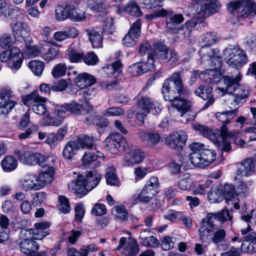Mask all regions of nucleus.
<instances>
[{
    "mask_svg": "<svg viewBox=\"0 0 256 256\" xmlns=\"http://www.w3.org/2000/svg\"><path fill=\"white\" fill-rule=\"evenodd\" d=\"M32 111L37 114L43 116L47 112L46 102H38L32 106Z\"/></svg>",
    "mask_w": 256,
    "mask_h": 256,
    "instance_id": "61",
    "label": "nucleus"
},
{
    "mask_svg": "<svg viewBox=\"0 0 256 256\" xmlns=\"http://www.w3.org/2000/svg\"><path fill=\"white\" fill-rule=\"evenodd\" d=\"M14 154L22 164L28 166L34 164L36 152L24 150V148H22L15 149Z\"/></svg>",
    "mask_w": 256,
    "mask_h": 256,
    "instance_id": "20",
    "label": "nucleus"
},
{
    "mask_svg": "<svg viewBox=\"0 0 256 256\" xmlns=\"http://www.w3.org/2000/svg\"><path fill=\"white\" fill-rule=\"evenodd\" d=\"M54 172V168L52 166L48 168V171L46 170L39 173L38 176V182L40 183L41 188L52 182Z\"/></svg>",
    "mask_w": 256,
    "mask_h": 256,
    "instance_id": "32",
    "label": "nucleus"
},
{
    "mask_svg": "<svg viewBox=\"0 0 256 256\" xmlns=\"http://www.w3.org/2000/svg\"><path fill=\"white\" fill-rule=\"evenodd\" d=\"M126 12L131 16L138 17L142 14V12L135 1L130 0L129 2L124 8Z\"/></svg>",
    "mask_w": 256,
    "mask_h": 256,
    "instance_id": "44",
    "label": "nucleus"
},
{
    "mask_svg": "<svg viewBox=\"0 0 256 256\" xmlns=\"http://www.w3.org/2000/svg\"><path fill=\"white\" fill-rule=\"evenodd\" d=\"M184 90L180 72H174L164 82L162 94L166 100L171 102L168 112L172 118L183 116L190 110V102L179 98Z\"/></svg>",
    "mask_w": 256,
    "mask_h": 256,
    "instance_id": "1",
    "label": "nucleus"
},
{
    "mask_svg": "<svg viewBox=\"0 0 256 256\" xmlns=\"http://www.w3.org/2000/svg\"><path fill=\"white\" fill-rule=\"evenodd\" d=\"M23 104L28 106H32V104L38 102H46V99L40 96L38 93L34 91L30 94L23 96L22 97Z\"/></svg>",
    "mask_w": 256,
    "mask_h": 256,
    "instance_id": "34",
    "label": "nucleus"
},
{
    "mask_svg": "<svg viewBox=\"0 0 256 256\" xmlns=\"http://www.w3.org/2000/svg\"><path fill=\"white\" fill-rule=\"evenodd\" d=\"M211 69H206L200 74V78L208 83L216 84L220 82L222 74L220 72V66L216 65H210Z\"/></svg>",
    "mask_w": 256,
    "mask_h": 256,
    "instance_id": "15",
    "label": "nucleus"
},
{
    "mask_svg": "<svg viewBox=\"0 0 256 256\" xmlns=\"http://www.w3.org/2000/svg\"><path fill=\"white\" fill-rule=\"evenodd\" d=\"M12 32L16 40L22 41L28 36L30 30L26 23L18 21L13 26Z\"/></svg>",
    "mask_w": 256,
    "mask_h": 256,
    "instance_id": "24",
    "label": "nucleus"
},
{
    "mask_svg": "<svg viewBox=\"0 0 256 256\" xmlns=\"http://www.w3.org/2000/svg\"><path fill=\"white\" fill-rule=\"evenodd\" d=\"M79 144L75 141H70L68 142L65 146L62 155L64 158L71 160L76 154V151L78 148Z\"/></svg>",
    "mask_w": 256,
    "mask_h": 256,
    "instance_id": "36",
    "label": "nucleus"
},
{
    "mask_svg": "<svg viewBox=\"0 0 256 256\" xmlns=\"http://www.w3.org/2000/svg\"><path fill=\"white\" fill-rule=\"evenodd\" d=\"M241 248L244 252H256V232L252 231L249 233L242 242Z\"/></svg>",
    "mask_w": 256,
    "mask_h": 256,
    "instance_id": "31",
    "label": "nucleus"
},
{
    "mask_svg": "<svg viewBox=\"0 0 256 256\" xmlns=\"http://www.w3.org/2000/svg\"><path fill=\"white\" fill-rule=\"evenodd\" d=\"M158 192L154 190L152 188H148L144 186L140 193L138 195L137 200H135V202H138V200H139L142 202H148L155 196Z\"/></svg>",
    "mask_w": 256,
    "mask_h": 256,
    "instance_id": "37",
    "label": "nucleus"
},
{
    "mask_svg": "<svg viewBox=\"0 0 256 256\" xmlns=\"http://www.w3.org/2000/svg\"><path fill=\"white\" fill-rule=\"evenodd\" d=\"M60 142L54 133H50L46 136V143L48 144L52 148H54Z\"/></svg>",
    "mask_w": 256,
    "mask_h": 256,
    "instance_id": "64",
    "label": "nucleus"
},
{
    "mask_svg": "<svg viewBox=\"0 0 256 256\" xmlns=\"http://www.w3.org/2000/svg\"><path fill=\"white\" fill-rule=\"evenodd\" d=\"M98 60V56L94 52H89L85 56H84L83 60L88 66H94L96 64Z\"/></svg>",
    "mask_w": 256,
    "mask_h": 256,
    "instance_id": "62",
    "label": "nucleus"
},
{
    "mask_svg": "<svg viewBox=\"0 0 256 256\" xmlns=\"http://www.w3.org/2000/svg\"><path fill=\"white\" fill-rule=\"evenodd\" d=\"M12 91L10 90H3L0 93V114H6L14 107L16 102L10 100Z\"/></svg>",
    "mask_w": 256,
    "mask_h": 256,
    "instance_id": "16",
    "label": "nucleus"
},
{
    "mask_svg": "<svg viewBox=\"0 0 256 256\" xmlns=\"http://www.w3.org/2000/svg\"><path fill=\"white\" fill-rule=\"evenodd\" d=\"M192 152L190 160L195 166L202 168L209 166L216 158V153L209 150L203 144L194 142L190 146Z\"/></svg>",
    "mask_w": 256,
    "mask_h": 256,
    "instance_id": "3",
    "label": "nucleus"
},
{
    "mask_svg": "<svg viewBox=\"0 0 256 256\" xmlns=\"http://www.w3.org/2000/svg\"><path fill=\"white\" fill-rule=\"evenodd\" d=\"M232 218L228 210H223L216 213H208L200 224L198 228L200 239L202 242H206L212 234L218 228V222H221L222 224L228 220H230Z\"/></svg>",
    "mask_w": 256,
    "mask_h": 256,
    "instance_id": "2",
    "label": "nucleus"
},
{
    "mask_svg": "<svg viewBox=\"0 0 256 256\" xmlns=\"http://www.w3.org/2000/svg\"><path fill=\"white\" fill-rule=\"evenodd\" d=\"M152 104V102L148 97H142L138 100L134 112L138 121L144 122V118L150 112Z\"/></svg>",
    "mask_w": 256,
    "mask_h": 256,
    "instance_id": "13",
    "label": "nucleus"
},
{
    "mask_svg": "<svg viewBox=\"0 0 256 256\" xmlns=\"http://www.w3.org/2000/svg\"><path fill=\"white\" fill-rule=\"evenodd\" d=\"M68 114H70L78 116L82 114V106L75 101H72L68 104H66Z\"/></svg>",
    "mask_w": 256,
    "mask_h": 256,
    "instance_id": "56",
    "label": "nucleus"
},
{
    "mask_svg": "<svg viewBox=\"0 0 256 256\" xmlns=\"http://www.w3.org/2000/svg\"><path fill=\"white\" fill-rule=\"evenodd\" d=\"M58 51L54 47L48 44H44L40 47V56L45 60L51 61L58 56Z\"/></svg>",
    "mask_w": 256,
    "mask_h": 256,
    "instance_id": "29",
    "label": "nucleus"
},
{
    "mask_svg": "<svg viewBox=\"0 0 256 256\" xmlns=\"http://www.w3.org/2000/svg\"><path fill=\"white\" fill-rule=\"evenodd\" d=\"M170 18L167 19L166 26L168 29L173 30L176 28L177 24H178L184 20V18L182 14H170Z\"/></svg>",
    "mask_w": 256,
    "mask_h": 256,
    "instance_id": "42",
    "label": "nucleus"
},
{
    "mask_svg": "<svg viewBox=\"0 0 256 256\" xmlns=\"http://www.w3.org/2000/svg\"><path fill=\"white\" fill-rule=\"evenodd\" d=\"M74 82L78 86L82 89L94 84L96 80L93 76L84 72L76 76Z\"/></svg>",
    "mask_w": 256,
    "mask_h": 256,
    "instance_id": "27",
    "label": "nucleus"
},
{
    "mask_svg": "<svg viewBox=\"0 0 256 256\" xmlns=\"http://www.w3.org/2000/svg\"><path fill=\"white\" fill-rule=\"evenodd\" d=\"M199 52L202 62L208 66L216 65V66H221L222 58L216 49L212 48L208 46H202Z\"/></svg>",
    "mask_w": 256,
    "mask_h": 256,
    "instance_id": "8",
    "label": "nucleus"
},
{
    "mask_svg": "<svg viewBox=\"0 0 256 256\" xmlns=\"http://www.w3.org/2000/svg\"><path fill=\"white\" fill-rule=\"evenodd\" d=\"M73 1L69 2L68 18L74 22H81L84 21L86 18V12L76 8Z\"/></svg>",
    "mask_w": 256,
    "mask_h": 256,
    "instance_id": "25",
    "label": "nucleus"
},
{
    "mask_svg": "<svg viewBox=\"0 0 256 256\" xmlns=\"http://www.w3.org/2000/svg\"><path fill=\"white\" fill-rule=\"evenodd\" d=\"M212 241L220 250H226L228 248V244H224L226 242V232L224 228L218 229L214 233Z\"/></svg>",
    "mask_w": 256,
    "mask_h": 256,
    "instance_id": "26",
    "label": "nucleus"
},
{
    "mask_svg": "<svg viewBox=\"0 0 256 256\" xmlns=\"http://www.w3.org/2000/svg\"><path fill=\"white\" fill-rule=\"evenodd\" d=\"M212 88L208 86H200L194 91V94L202 98L203 100H207L204 108H207L214 102V99L212 94Z\"/></svg>",
    "mask_w": 256,
    "mask_h": 256,
    "instance_id": "22",
    "label": "nucleus"
},
{
    "mask_svg": "<svg viewBox=\"0 0 256 256\" xmlns=\"http://www.w3.org/2000/svg\"><path fill=\"white\" fill-rule=\"evenodd\" d=\"M205 26L206 23L202 19H197L194 23L190 21H187L180 28L177 30L176 32L179 34L183 36H182V38H184L190 35L192 26L196 29H199Z\"/></svg>",
    "mask_w": 256,
    "mask_h": 256,
    "instance_id": "19",
    "label": "nucleus"
},
{
    "mask_svg": "<svg viewBox=\"0 0 256 256\" xmlns=\"http://www.w3.org/2000/svg\"><path fill=\"white\" fill-rule=\"evenodd\" d=\"M138 246L134 240L129 241L124 248L123 253L126 256H134L138 252Z\"/></svg>",
    "mask_w": 256,
    "mask_h": 256,
    "instance_id": "48",
    "label": "nucleus"
},
{
    "mask_svg": "<svg viewBox=\"0 0 256 256\" xmlns=\"http://www.w3.org/2000/svg\"><path fill=\"white\" fill-rule=\"evenodd\" d=\"M28 66L34 74L40 76L43 72L44 64L42 62L34 60L30 62Z\"/></svg>",
    "mask_w": 256,
    "mask_h": 256,
    "instance_id": "49",
    "label": "nucleus"
},
{
    "mask_svg": "<svg viewBox=\"0 0 256 256\" xmlns=\"http://www.w3.org/2000/svg\"><path fill=\"white\" fill-rule=\"evenodd\" d=\"M105 177L108 184L116 186L118 184V180L116 174V170L113 167L108 168Z\"/></svg>",
    "mask_w": 256,
    "mask_h": 256,
    "instance_id": "51",
    "label": "nucleus"
},
{
    "mask_svg": "<svg viewBox=\"0 0 256 256\" xmlns=\"http://www.w3.org/2000/svg\"><path fill=\"white\" fill-rule=\"evenodd\" d=\"M90 174V177L89 178L94 179L92 183L90 181H88V183H85L83 178H81L82 177L78 176L80 179L72 180L68 184L69 189L73 191L80 198L84 196L88 191L92 190L100 182V177L98 175L92 176L91 173Z\"/></svg>",
    "mask_w": 256,
    "mask_h": 256,
    "instance_id": "5",
    "label": "nucleus"
},
{
    "mask_svg": "<svg viewBox=\"0 0 256 256\" xmlns=\"http://www.w3.org/2000/svg\"><path fill=\"white\" fill-rule=\"evenodd\" d=\"M71 67L67 66L65 63H59L56 64L53 68L52 74L54 78H58L64 76L66 70H70Z\"/></svg>",
    "mask_w": 256,
    "mask_h": 256,
    "instance_id": "45",
    "label": "nucleus"
},
{
    "mask_svg": "<svg viewBox=\"0 0 256 256\" xmlns=\"http://www.w3.org/2000/svg\"><path fill=\"white\" fill-rule=\"evenodd\" d=\"M254 162L253 158H250L244 160L238 167V170L235 174L234 180H239L240 178L250 176L254 170Z\"/></svg>",
    "mask_w": 256,
    "mask_h": 256,
    "instance_id": "17",
    "label": "nucleus"
},
{
    "mask_svg": "<svg viewBox=\"0 0 256 256\" xmlns=\"http://www.w3.org/2000/svg\"><path fill=\"white\" fill-rule=\"evenodd\" d=\"M96 154L91 150L86 152L81 160L82 164L85 166L90 165L96 161L98 158L104 157L102 153L98 150H96Z\"/></svg>",
    "mask_w": 256,
    "mask_h": 256,
    "instance_id": "41",
    "label": "nucleus"
},
{
    "mask_svg": "<svg viewBox=\"0 0 256 256\" xmlns=\"http://www.w3.org/2000/svg\"><path fill=\"white\" fill-rule=\"evenodd\" d=\"M38 129V125L32 124L26 131L20 134L18 136V138L22 140L30 138L32 134L37 132Z\"/></svg>",
    "mask_w": 256,
    "mask_h": 256,
    "instance_id": "58",
    "label": "nucleus"
},
{
    "mask_svg": "<svg viewBox=\"0 0 256 256\" xmlns=\"http://www.w3.org/2000/svg\"><path fill=\"white\" fill-rule=\"evenodd\" d=\"M238 110L236 108L232 110L217 112L215 116L217 120L222 123L220 128V134L223 138L232 135V132L228 131L226 124L230 123L231 121L238 115Z\"/></svg>",
    "mask_w": 256,
    "mask_h": 256,
    "instance_id": "9",
    "label": "nucleus"
},
{
    "mask_svg": "<svg viewBox=\"0 0 256 256\" xmlns=\"http://www.w3.org/2000/svg\"><path fill=\"white\" fill-rule=\"evenodd\" d=\"M242 74L238 72L234 76H223V80L224 86L222 88H218L216 90L218 93H222V96L226 94H232L239 86L240 82L242 80Z\"/></svg>",
    "mask_w": 256,
    "mask_h": 256,
    "instance_id": "11",
    "label": "nucleus"
},
{
    "mask_svg": "<svg viewBox=\"0 0 256 256\" xmlns=\"http://www.w3.org/2000/svg\"><path fill=\"white\" fill-rule=\"evenodd\" d=\"M223 56L226 62L230 66L239 68L248 62L246 52L240 47L230 46L223 51Z\"/></svg>",
    "mask_w": 256,
    "mask_h": 256,
    "instance_id": "4",
    "label": "nucleus"
},
{
    "mask_svg": "<svg viewBox=\"0 0 256 256\" xmlns=\"http://www.w3.org/2000/svg\"><path fill=\"white\" fill-rule=\"evenodd\" d=\"M252 12L256 14V3L250 2L245 6L242 4V8L240 10L238 16L246 18Z\"/></svg>",
    "mask_w": 256,
    "mask_h": 256,
    "instance_id": "52",
    "label": "nucleus"
},
{
    "mask_svg": "<svg viewBox=\"0 0 256 256\" xmlns=\"http://www.w3.org/2000/svg\"><path fill=\"white\" fill-rule=\"evenodd\" d=\"M80 143L82 148L86 147L88 149L96 150V147L94 144V140L92 136H84L80 140Z\"/></svg>",
    "mask_w": 256,
    "mask_h": 256,
    "instance_id": "57",
    "label": "nucleus"
},
{
    "mask_svg": "<svg viewBox=\"0 0 256 256\" xmlns=\"http://www.w3.org/2000/svg\"><path fill=\"white\" fill-rule=\"evenodd\" d=\"M168 52V48L165 45L158 44L156 46L154 52L148 56V60L149 62L150 59L152 60L153 68L154 62L156 60L161 62L167 58Z\"/></svg>",
    "mask_w": 256,
    "mask_h": 256,
    "instance_id": "28",
    "label": "nucleus"
},
{
    "mask_svg": "<svg viewBox=\"0 0 256 256\" xmlns=\"http://www.w3.org/2000/svg\"><path fill=\"white\" fill-rule=\"evenodd\" d=\"M69 2H67L65 6L64 7L61 5H58L56 8V18L59 21H63L68 18V10Z\"/></svg>",
    "mask_w": 256,
    "mask_h": 256,
    "instance_id": "43",
    "label": "nucleus"
},
{
    "mask_svg": "<svg viewBox=\"0 0 256 256\" xmlns=\"http://www.w3.org/2000/svg\"><path fill=\"white\" fill-rule=\"evenodd\" d=\"M104 148L109 152L116 154L122 150H127L130 146L126 138L118 132L110 134L106 139Z\"/></svg>",
    "mask_w": 256,
    "mask_h": 256,
    "instance_id": "7",
    "label": "nucleus"
},
{
    "mask_svg": "<svg viewBox=\"0 0 256 256\" xmlns=\"http://www.w3.org/2000/svg\"><path fill=\"white\" fill-rule=\"evenodd\" d=\"M123 64L120 59H118L112 62L110 66H109L107 68H110L112 70L110 74H116L118 76L122 72Z\"/></svg>",
    "mask_w": 256,
    "mask_h": 256,
    "instance_id": "63",
    "label": "nucleus"
},
{
    "mask_svg": "<svg viewBox=\"0 0 256 256\" xmlns=\"http://www.w3.org/2000/svg\"><path fill=\"white\" fill-rule=\"evenodd\" d=\"M208 198L212 203L219 202L224 198L220 186H218L212 188L208 194Z\"/></svg>",
    "mask_w": 256,
    "mask_h": 256,
    "instance_id": "46",
    "label": "nucleus"
},
{
    "mask_svg": "<svg viewBox=\"0 0 256 256\" xmlns=\"http://www.w3.org/2000/svg\"><path fill=\"white\" fill-rule=\"evenodd\" d=\"M142 23L140 20H137L131 26L128 33L123 38V44L128 47L134 46L140 34Z\"/></svg>",
    "mask_w": 256,
    "mask_h": 256,
    "instance_id": "14",
    "label": "nucleus"
},
{
    "mask_svg": "<svg viewBox=\"0 0 256 256\" xmlns=\"http://www.w3.org/2000/svg\"><path fill=\"white\" fill-rule=\"evenodd\" d=\"M140 138L150 146H154L160 140V135L154 132L141 131L138 134Z\"/></svg>",
    "mask_w": 256,
    "mask_h": 256,
    "instance_id": "30",
    "label": "nucleus"
},
{
    "mask_svg": "<svg viewBox=\"0 0 256 256\" xmlns=\"http://www.w3.org/2000/svg\"><path fill=\"white\" fill-rule=\"evenodd\" d=\"M236 188V194L242 196H244L248 194L249 188L246 184L240 179L238 180Z\"/></svg>",
    "mask_w": 256,
    "mask_h": 256,
    "instance_id": "60",
    "label": "nucleus"
},
{
    "mask_svg": "<svg viewBox=\"0 0 256 256\" xmlns=\"http://www.w3.org/2000/svg\"><path fill=\"white\" fill-rule=\"evenodd\" d=\"M1 166L4 172H10L16 168L18 166V162L14 156H7L2 160Z\"/></svg>",
    "mask_w": 256,
    "mask_h": 256,
    "instance_id": "39",
    "label": "nucleus"
},
{
    "mask_svg": "<svg viewBox=\"0 0 256 256\" xmlns=\"http://www.w3.org/2000/svg\"><path fill=\"white\" fill-rule=\"evenodd\" d=\"M0 60L8 62V66L14 72H16L20 67L23 62V54L16 46L6 50L0 54Z\"/></svg>",
    "mask_w": 256,
    "mask_h": 256,
    "instance_id": "6",
    "label": "nucleus"
},
{
    "mask_svg": "<svg viewBox=\"0 0 256 256\" xmlns=\"http://www.w3.org/2000/svg\"><path fill=\"white\" fill-rule=\"evenodd\" d=\"M222 194L226 200H230L236 195L234 186L232 184H226L224 186H220Z\"/></svg>",
    "mask_w": 256,
    "mask_h": 256,
    "instance_id": "47",
    "label": "nucleus"
},
{
    "mask_svg": "<svg viewBox=\"0 0 256 256\" xmlns=\"http://www.w3.org/2000/svg\"><path fill=\"white\" fill-rule=\"evenodd\" d=\"M67 54L68 58L72 62H78L84 60L83 54L78 52L72 48L68 50Z\"/></svg>",
    "mask_w": 256,
    "mask_h": 256,
    "instance_id": "54",
    "label": "nucleus"
},
{
    "mask_svg": "<svg viewBox=\"0 0 256 256\" xmlns=\"http://www.w3.org/2000/svg\"><path fill=\"white\" fill-rule=\"evenodd\" d=\"M50 223L42 222L34 224L35 230L33 232L34 238L40 240L49 234L46 230L49 228Z\"/></svg>",
    "mask_w": 256,
    "mask_h": 256,
    "instance_id": "33",
    "label": "nucleus"
},
{
    "mask_svg": "<svg viewBox=\"0 0 256 256\" xmlns=\"http://www.w3.org/2000/svg\"><path fill=\"white\" fill-rule=\"evenodd\" d=\"M218 40L217 34L214 32H207L202 36V46H208L210 47Z\"/></svg>",
    "mask_w": 256,
    "mask_h": 256,
    "instance_id": "50",
    "label": "nucleus"
},
{
    "mask_svg": "<svg viewBox=\"0 0 256 256\" xmlns=\"http://www.w3.org/2000/svg\"><path fill=\"white\" fill-rule=\"evenodd\" d=\"M86 32L88 36L93 48H101L102 46V38L100 34L94 30H86Z\"/></svg>",
    "mask_w": 256,
    "mask_h": 256,
    "instance_id": "38",
    "label": "nucleus"
},
{
    "mask_svg": "<svg viewBox=\"0 0 256 256\" xmlns=\"http://www.w3.org/2000/svg\"><path fill=\"white\" fill-rule=\"evenodd\" d=\"M145 158V154L139 149L131 150L126 153L124 158V164L126 166H134L141 162Z\"/></svg>",
    "mask_w": 256,
    "mask_h": 256,
    "instance_id": "18",
    "label": "nucleus"
},
{
    "mask_svg": "<svg viewBox=\"0 0 256 256\" xmlns=\"http://www.w3.org/2000/svg\"><path fill=\"white\" fill-rule=\"evenodd\" d=\"M20 251L24 254L30 256H35L39 248V245L33 239L26 238L20 242Z\"/></svg>",
    "mask_w": 256,
    "mask_h": 256,
    "instance_id": "21",
    "label": "nucleus"
},
{
    "mask_svg": "<svg viewBox=\"0 0 256 256\" xmlns=\"http://www.w3.org/2000/svg\"><path fill=\"white\" fill-rule=\"evenodd\" d=\"M188 136L184 130L174 132L166 138V144L170 148L180 150L185 145Z\"/></svg>",
    "mask_w": 256,
    "mask_h": 256,
    "instance_id": "12",
    "label": "nucleus"
},
{
    "mask_svg": "<svg viewBox=\"0 0 256 256\" xmlns=\"http://www.w3.org/2000/svg\"><path fill=\"white\" fill-rule=\"evenodd\" d=\"M59 200V210L64 214L68 213L70 210V204L68 200L64 196H60Z\"/></svg>",
    "mask_w": 256,
    "mask_h": 256,
    "instance_id": "55",
    "label": "nucleus"
},
{
    "mask_svg": "<svg viewBox=\"0 0 256 256\" xmlns=\"http://www.w3.org/2000/svg\"><path fill=\"white\" fill-rule=\"evenodd\" d=\"M153 69L152 60H150V62H142L134 64L129 66L128 72L132 76L140 75L148 70Z\"/></svg>",
    "mask_w": 256,
    "mask_h": 256,
    "instance_id": "23",
    "label": "nucleus"
},
{
    "mask_svg": "<svg viewBox=\"0 0 256 256\" xmlns=\"http://www.w3.org/2000/svg\"><path fill=\"white\" fill-rule=\"evenodd\" d=\"M125 112V110L122 108L112 107L106 110L103 113L105 116H119L122 115Z\"/></svg>",
    "mask_w": 256,
    "mask_h": 256,
    "instance_id": "59",
    "label": "nucleus"
},
{
    "mask_svg": "<svg viewBox=\"0 0 256 256\" xmlns=\"http://www.w3.org/2000/svg\"><path fill=\"white\" fill-rule=\"evenodd\" d=\"M34 180H35L34 175H27L20 180V186L25 190H32V188H34V184H32V182Z\"/></svg>",
    "mask_w": 256,
    "mask_h": 256,
    "instance_id": "53",
    "label": "nucleus"
},
{
    "mask_svg": "<svg viewBox=\"0 0 256 256\" xmlns=\"http://www.w3.org/2000/svg\"><path fill=\"white\" fill-rule=\"evenodd\" d=\"M150 232V230H146L140 232L139 236L140 243L145 246L156 248L159 245L158 240L154 236H148L147 234Z\"/></svg>",
    "mask_w": 256,
    "mask_h": 256,
    "instance_id": "35",
    "label": "nucleus"
},
{
    "mask_svg": "<svg viewBox=\"0 0 256 256\" xmlns=\"http://www.w3.org/2000/svg\"><path fill=\"white\" fill-rule=\"evenodd\" d=\"M88 7L92 10L99 12H106L110 6L106 1L92 0L88 3Z\"/></svg>",
    "mask_w": 256,
    "mask_h": 256,
    "instance_id": "40",
    "label": "nucleus"
},
{
    "mask_svg": "<svg viewBox=\"0 0 256 256\" xmlns=\"http://www.w3.org/2000/svg\"><path fill=\"white\" fill-rule=\"evenodd\" d=\"M68 116L66 104L55 106L53 112L48 115L46 119V124L58 126H60L66 117Z\"/></svg>",
    "mask_w": 256,
    "mask_h": 256,
    "instance_id": "10",
    "label": "nucleus"
}]
</instances>
